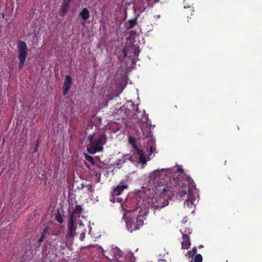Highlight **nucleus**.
Here are the masks:
<instances>
[{"mask_svg":"<svg viewBox=\"0 0 262 262\" xmlns=\"http://www.w3.org/2000/svg\"><path fill=\"white\" fill-rule=\"evenodd\" d=\"M84 158L86 160L90 162L92 164H95V161L93 159V157L91 156L88 155L87 154H84Z\"/></svg>","mask_w":262,"mask_h":262,"instance_id":"f3484780","label":"nucleus"},{"mask_svg":"<svg viewBox=\"0 0 262 262\" xmlns=\"http://www.w3.org/2000/svg\"><path fill=\"white\" fill-rule=\"evenodd\" d=\"M2 16H3V18L5 17V14L4 13L2 14Z\"/></svg>","mask_w":262,"mask_h":262,"instance_id":"f704fd0d","label":"nucleus"},{"mask_svg":"<svg viewBox=\"0 0 262 262\" xmlns=\"http://www.w3.org/2000/svg\"><path fill=\"white\" fill-rule=\"evenodd\" d=\"M48 233V228L46 227L43 230V231L41 233V235L37 242L38 246H37L36 248L39 247V246H40L41 243L43 242V239H45V238Z\"/></svg>","mask_w":262,"mask_h":262,"instance_id":"f8f14e48","label":"nucleus"},{"mask_svg":"<svg viewBox=\"0 0 262 262\" xmlns=\"http://www.w3.org/2000/svg\"><path fill=\"white\" fill-rule=\"evenodd\" d=\"M135 149L136 150L137 153L138 155L139 156V157L144 155L143 150L139 149L138 147L137 149Z\"/></svg>","mask_w":262,"mask_h":262,"instance_id":"4be33fe9","label":"nucleus"},{"mask_svg":"<svg viewBox=\"0 0 262 262\" xmlns=\"http://www.w3.org/2000/svg\"><path fill=\"white\" fill-rule=\"evenodd\" d=\"M139 161L141 163L143 164H145L146 163V160L145 156L143 155L142 156L139 157Z\"/></svg>","mask_w":262,"mask_h":262,"instance_id":"412c9836","label":"nucleus"},{"mask_svg":"<svg viewBox=\"0 0 262 262\" xmlns=\"http://www.w3.org/2000/svg\"><path fill=\"white\" fill-rule=\"evenodd\" d=\"M81 207L80 205H77L75 206L74 210H73L72 213L71 214H73L74 216V214H79L81 213Z\"/></svg>","mask_w":262,"mask_h":262,"instance_id":"dca6fc26","label":"nucleus"},{"mask_svg":"<svg viewBox=\"0 0 262 262\" xmlns=\"http://www.w3.org/2000/svg\"><path fill=\"white\" fill-rule=\"evenodd\" d=\"M136 111L138 112V107L136 108Z\"/></svg>","mask_w":262,"mask_h":262,"instance_id":"4c0bfd02","label":"nucleus"},{"mask_svg":"<svg viewBox=\"0 0 262 262\" xmlns=\"http://www.w3.org/2000/svg\"><path fill=\"white\" fill-rule=\"evenodd\" d=\"M191 229H188V231L186 230H183L181 231L182 234V238L183 241L181 243L182 248L184 249H188L190 246V236L189 234L191 233Z\"/></svg>","mask_w":262,"mask_h":262,"instance_id":"39448f33","label":"nucleus"},{"mask_svg":"<svg viewBox=\"0 0 262 262\" xmlns=\"http://www.w3.org/2000/svg\"><path fill=\"white\" fill-rule=\"evenodd\" d=\"M139 15L138 14L137 16L134 19H130L128 21V23L129 25L128 27V29H132L135 25L137 24V18L138 17Z\"/></svg>","mask_w":262,"mask_h":262,"instance_id":"ddd939ff","label":"nucleus"},{"mask_svg":"<svg viewBox=\"0 0 262 262\" xmlns=\"http://www.w3.org/2000/svg\"><path fill=\"white\" fill-rule=\"evenodd\" d=\"M188 229H190V228H183V229H181V231L182 230H185V229L186 230V231H188Z\"/></svg>","mask_w":262,"mask_h":262,"instance_id":"2f4dec72","label":"nucleus"},{"mask_svg":"<svg viewBox=\"0 0 262 262\" xmlns=\"http://www.w3.org/2000/svg\"><path fill=\"white\" fill-rule=\"evenodd\" d=\"M133 107H135V105L134 104H133Z\"/></svg>","mask_w":262,"mask_h":262,"instance_id":"58836bf2","label":"nucleus"},{"mask_svg":"<svg viewBox=\"0 0 262 262\" xmlns=\"http://www.w3.org/2000/svg\"><path fill=\"white\" fill-rule=\"evenodd\" d=\"M57 220L60 223H62L63 222V219L60 216L59 218L57 217Z\"/></svg>","mask_w":262,"mask_h":262,"instance_id":"393cba45","label":"nucleus"},{"mask_svg":"<svg viewBox=\"0 0 262 262\" xmlns=\"http://www.w3.org/2000/svg\"><path fill=\"white\" fill-rule=\"evenodd\" d=\"M76 229V227L74 225V218L73 214H70L69 222H68V232L67 236H68L70 238H73L75 235V230Z\"/></svg>","mask_w":262,"mask_h":262,"instance_id":"423d86ee","label":"nucleus"},{"mask_svg":"<svg viewBox=\"0 0 262 262\" xmlns=\"http://www.w3.org/2000/svg\"><path fill=\"white\" fill-rule=\"evenodd\" d=\"M169 204V202L167 199H164V200L163 203V205L162 206L158 205H155L154 207L157 209L162 208H163L166 206H167Z\"/></svg>","mask_w":262,"mask_h":262,"instance_id":"a211bd4d","label":"nucleus"},{"mask_svg":"<svg viewBox=\"0 0 262 262\" xmlns=\"http://www.w3.org/2000/svg\"><path fill=\"white\" fill-rule=\"evenodd\" d=\"M39 139H38L37 140L36 146H35V148L34 149L33 152L35 153V152H37L38 148V146H39Z\"/></svg>","mask_w":262,"mask_h":262,"instance_id":"b1692460","label":"nucleus"},{"mask_svg":"<svg viewBox=\"0 0 262 262\" xmlns=\"http://www.w3.org/2000/svg\"><path fill=\"white\" fill-rule=\"evenodd\" d=\"M150 138H151L152 141H154V140L152 139V137H150Z\"/></svg>","mask_w":262,"mask_h":262,"instance_id":"c9c22d12","label":"nucleus"},{"mask_svg":"<svg viewBox=\"0 0 262 262\" xmlns=\"http://www.w3.org/2000/svg\"><path fill=\"white\" fill-rule=\"evenodd\" d=\"M79 15L84 21H85L89 18L90 16V14L88 9L84 8L80 12Z\"/></svg>","mask_w":262,"mask_h":262,"instance_id":"9b49d317","label":"nucleus"},{"mask_svg":"<svg viewBox=\"0 0 262 262\" xmlns=\"http://www.w3.org/2000/svg\"><path fill=\"white\" fill-rule=\"evenodd\" d=\"M72 84V78L70 75H67L65 77L63 85V94L66 95L70 90Z\"/></svg>","mask_w":262,"mask_h":262,"instance_id":"1a4fd4ad","label":"nucleus"},{"mask_svg":"<svg viewBox=\"0 0 262 262\" xmlns=\"http://www.w3.org/2000/svg\"><path fill=\"white\" fill-rule=\"evenodd\" d=\"M122 160L121 159H119L117 160V165H119L120 164H122Z\"/></svg>","mask_w":262,"mask_h":262,"instance_id":"a878e982","label":"nucleus"},{"mask_svg":"<svg viewBox=\"0 0 262 262\" xmlns=\"http://www.w3.org/2000/svg\"><path fill=\"white\" fill-rule=\"evenodd\" d=\"M126 226L130 232L140 229L143 225V217L141 215H138L136 217H132L129 214L124 216Z\"/></svg>","mask_w":262,"mask_h":262,"instance_id":"7ed1b4c3","label":"nucleus"},{"mask_svg":"<svg viewBox=\"0 0 262 262\" xmlns=\"http://www.w3.org/2000/svg\"><path fill=\"white\" fill-rule=\"evenodd\" d=\"M137 54H138L137 51H135V55H138Z\"/></svg>","mask_w":262,"mask_h":262,"instance_id":"473e14b6","label":"nucleus"},{"mask_svg":"<svg viewBox=\"0 0 262 262\" xmlns=\"http://www.w3.org/2000/svg\"><path fill=\"white\" fill-rule=\"evenodd\" d=\"M170 172L169 169L163 168L155 170L149 175L150 181H153L155 185V192L160 197L169 198L173 195V192L176 191V186L172 187L171 185L169 186L166 183L167 180H164L165 178H167L169 180L168 175Z\"/></svg>","mask_w":262,"mask_h":262,"instance_id":"f257e3e1","label":"nucleus"},{"mask_svg":"<svg viewBox=\"0 0 262 262\" xmlns=\"http://www.w3.org/2000/svg\"><path fill=\"white\" fill-rule=\"evenodd\" d=\"M84 187H85L89 191H91V192L93 191V186L91 184H88L86 185L85 186H84L83 184H81V188H83Z\"/></svg>","mask_w":262,"mask_h":262,"instance_id":"aec40b11","label":"nucleus"},{"mask_svg":"<svg viewBox=\"0 0 262 262\" xmlns=\"http://www.w3.org/2000/svg\"><path fill=\"white\" fill-rule=\"evenodd\" d=\"M18 58L19 59L18 67L20 69L24 66L28 56V49L25 42L19 40L17 42Z\"/></svg>","mask_w":262,"mask_h":262,"instance_id":"20e7f679","label":"nucleus"},{"mask_svg":"<svg viewBox=\"0 0 262 262\" xmlns=\"http://www.w3.org/2000/svg\"><path fill=\"white\" fill-rule=\"evenodd\" d=\"M69 8L70 4L62 1L59 12V15L62 17L64 16L68 13Z\"/></svg>","mask_w":262,"mask_h":262,"instance_id":"9d476101","label":"nucleus"},{"mask_svg":"<svg viewBox=\"0 0 262 262\" xmlns=\"http://www.w3.org/2000/svg\"><path fill=\"white\" fill-rule=\"evenodd\" d=\"M72 0H63L62 1L64 2H66L67 3H69L70 4V2L72 1Z\"/></svg>","mask_w":262,"mask_h":262,"instance_id":"c85d7f7f","label":"nucleus"},{"mask_svg":"<svg viewBox=\"0 0 262 262\" xmlns=\"http://www.w3.org/2000/svg\"><path fill=\"white\" fill-rule=\"evenodd\" d=\"M128 143L131 145L132 147L134 149H137L138 146L136 144V140L135 138L129 137H128Z\"/></svg>","mask_w":262,"mask_h":262,"instance_id":"4468645a","label":"nucleus"},{"mask_svg":"<svg viewBox=\"0 0 262 262\" xmlns=\"http://www.w3.org/2000/svg\"><path fill=\"white\" fill-rule=\"evenodd\" d=\"M87 140L90 142L86 147L87 151L91 154H95L103 151V146L105 144L107 138L105 134H94L89 135Z\"/></svg>","mask_w":262,"mask_h":262,"instance_id":"f03ea898","label":"nucleus"},{"mask_svg":"<svg viewBox=\"0 0 262 262\" xmlns=\"http://www.w3.org/2000/svg\"><path fill=\"white\" fill-rule=\"evenodd\" d=\"M202 256L200 254L195 255L194 259H192L190 262H202Z\"/></svg>","mask_w":262,"mask_h":262,"instance_id":"2eb2a0df","label":"nucleus"},{"mask_svg":"<svg viewBox=\"0 0 262 262\" xmlns=\"http://www.w3.org/2000/svg\"><path fill=\"white\" fill-rule=\"evenodd\" d=\"M184 204H186L187 207H191L193 205V201L192 199H190V196L185 200Z\"/></svg>","mask_w":262,"mask_h":262,"instance_id":"6ab92c4d","label":"nucleus"},{"mask_svg":"<svg viewBox=\"0 0 262 262\" xmlns=\"http://www.w3.org/2000/svg\"><path fill=\"white\" fill-rule=\"evenodd\" d=\"M124 56H126V52L125 51H124Z\"/></svg>","mask_w":262,"mask_h":262,"instance_id":"72a5a7b5","label":"nucleus"},{"mask_svg":"<svg viewBox=\"0 0 262 262\" xmlns=\"http://www.w3.org/2000/svg\"><path fill=\"white\" fill-rule=\"evenodd\" d=\"M192 252L194 254H196V252H197V249L196 248H193L192 249Z\"/></svg>","mask_w":262,"mask_h":262,"instance_id":"cd10ccee","label":"nucleus"},{"mask_svg":"<svg viewBox=\"0 0 262 262\" xmlns=\"http://www.w3.org/2000/svg\"><path fill=\"white\" fill-rule=\"evenodd\" d=\"M185 181L188 183V185L189 186L188 187L184 186L183 184L182 185V190L179 192L180 195L181 196H183L185 194H188V195H190V187H192L193 186L194 182L191 178L188 176H186Z\"/></svg>","mask_w":262,"mask_h":262,"instance_id":"0eeeda50","label":"nucleus"},{"mask_svg":"<svg viewBox=\"0 0 262 262\" xmlns=\"http://www.w3.org/2000/svg\"><path fill=\"white\" fill-rule=\"evenodd\" d=\"M150 151L151 153H152L153 152V147L152 146H150Z\"/></svg>","mask_w":262,"mask_h":262,"instance_id":"7c9ffc66","label":"nucleus"},{"mask_svg":"<svg viewBox=\"0 0 262 262\" xmlns=\"http://www.w3.org/2000/svg\"><path fill=\"white\" fill-rule=\"evenodd\" d=\"M127 188H128L127 185H121L120 184V185H117L113 190L112 192L113 198L111 199L110 201L113 203H114L115 202V197L120 195L122 193L123 191L125 189Z\"/></svg>","mask_w":262,"mask_h":262,"instance_id":"6e6552de","label":"nucleus"},{"mask_svg":"<svg viewBox=\"0 0 262 262\" xmlns=\"http://www.w3.org/2000/svg\"><path fill=\"white\" fill-rule=\"evenodd\" d=\"M121 160H122V163L123 164L124 163H126L128 160L132 161V159L131 157L127 158H126L125 156H124L123 158H122V159H121Z\"/></svg>","mask_w":262,"mask_h":262,"instance_id":"5701e85b","label":"nucleus"},{"mask_svg":"<svg viewBox=\"0 0 262 262\" xmlns=\"http://www.w3.org/2000/svg\"><path fill=\"white\" fill-rule=\"evenodd\" d=\"M122 198H117V202L121 203V202H122Z\"/></svg>","mask_w":262,"mask_h":262,"instance_id":"bb28decb","label":"nucleus"},{"mask_svg":"<svg viewBox=\"0 0 262 262\" xmlns=\"http://www.w3.org/2000/svg\"><path fill=\"white\" fill-rule=\"evenodd\" d=\"M179 187H180V185H181V183H179Z\"/></svg>","mask_w":262,"mask_h":262,"instance_id":"e433bc0d","label":"nucleus"},{"mask_svg":"<svg viewBox=\"0 0 262 262\" xmlns=\"http://www.w3.org/2000/svg\"><path fill=\"white\" fill-rule=\"evenodd\" d=\"M178 171L179 172H183V169L182 168H179V169H178Z\"/></svg>","mask_w":262,"mask_h":262,"instance_id":"c756f323","label":"nucleus"}]
</instances>
